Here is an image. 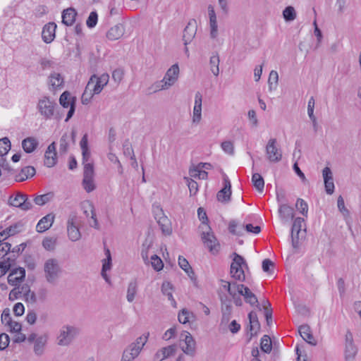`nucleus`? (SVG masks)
Masks as SVG:
<instances>
[{
	"label": "nucleus",
	"mask_w": 361,
	"mask_h": 361,
	"mask_svg": "<svg viewBox=\"0 0 361 361\" xmlns=\"http://www.w3.org/2000/svg\"><path fill=\"white\" fill-rule=\"evenodd\" d=\"M149 332H145L130 343L123 350L121 361H133L141 353L148 341Z\"/></svg>",
	"instance_id": "obj_1"
},
{
	"label": "nucleus",
	"mask_w": 361,
	"mask_h": 361,
	"mask_svg": "<svg viewBox=\"0 0 361 361\" xmlns=\"http://www.w3.org/2000/svg\"><path fill=\"white\" fill-rule=\"evenodd\" d=\"M44 271L46 281L49 283L56 284L62 273L59 261L55 258L47 259L44 264Z\"/></svg>",
	"instance_id": "obj_2"
},
{
	"label": "nucleus",
	"mask_w": 361,
	"mask_h": 361,
	"mask_svg": "<svg viewBox=\"0 0 361 361\" xmlns=\"http://www.w3.org/2000/svg\"><path fill=\"white\" fill-rule=\"evenodd\" d=\"M298 211L302 215L307 216L308 204H281L279 208V213L283 222H288L295 216V210Z\"/></svg>",
	"instance_id": "obj_3"
},
{
	"label": "nucleus",
	"mask_w": 361,
	"mask_h": 361,
	"mask_svg": "<svg viewBox=\"0 0 361 361\" xmlns=\"http://www.w3.org/2000/svg\"><path fill=\"white\" fill-rule=\"evenodd\" d=\"M243 267H247L245 260L240 255L235 253L234 258L231 264L230 274L231 277L240 282L245 280V275Z\"/></svg>",
	"instance_id": "obj_4"
},
{
	"label": "nucleus",
	"mask_w": 361,
	"mask_h": 361,
	"mask_svg": "<svg viewBox=\"0 0 361 361\" xmlns=\"http://www.w3.org/2000/svg\"><path fill=\"white\" fill-rule=\"evenodd\" d=\"M81 221L75 212H71L67 219V233L69 239L75 242L81 238V233L79 229Z\"/></svg>",
	"instance_id": "obj_5"
},
{
	"label": "nucleus",
	"mask_w": 361,
	"mask_h": 361,
	"mask_svg": "<svg viewBox=\"0 0 361 361\" xmlns=\"http://www.w3.org/2000/svg\"><path fill=\"white\" fill-rule=\"evenodd\" d=\"M200 229L202 230V239L204 244L212 254L218 253L220 245L214 233L211 231L210 226L208 224H205L201 226Z\"/></svg>",
	"instance_id": "obj_6"
},
{
	"label": "nucleus",
	"mask_w": 361,
	"mask_h": 361,
	"mask_svg": "<svg viewBox=\"0 0 361 361\" xmlns=\"http://www.w3.org/2000/svg\"><path fill=\"white\" fill-rule=\"evenodd\" d=\"M78 333V329L75 326L70 325L62 326L57 336L58 345L61 346L70 345Z\"/></svg>",
	"instance_id": "obj_7"
},
{
	"label": "nucleus",
	"mask_w": 361,
	"mask_h": 361,
	"mask_svg": "<svg viewBox=\"0 0 361 361\" xmlns=\"http://www.w3.org/2000/svg\"><path fill=\"white\" fill-rule=\"evenodd\" d=\"M109 75L107 73H103L99 77L93 75L90 78L87 84V89L91 90L94 94H99L103 88L108 84Z\"/></svg>",
	"instance_id": "obj_8"
},
{
	"label": "nucleus",
	"mask_w": 361,
	"mask_h": 361,
	"mask_svg": "<svg viewBox=\"0 0 361 361\" xmlns=\"http://www.w3.org/2000/svg\"><path fill=\"white\" fill-rule=\"evenodd\" d=\"M56 103L51 101L48 97H44L40 99L37 104V109L39 114L45 119H51L55 112Z\"/></svg>",
	"instance_id": "obj_9"
},
{
	"label": "nucleus",
	"mask_w": 361,
	"mask_h": 361,
	"mask_svg": "<svg viewBox=\"0 0 361 361\" xmlns=\"http://www.w3.org/2000/svg\"><path fill=\"white\" fill-rule=\"evenodd\" d=\"M266 156L267 159L272 163L279 162L282 159V151L277 146L276 138H271L266 145Z\"/></svg>",
	"instance_id": "obj_10"
},
{
	"label": "nucleus",
	"mask_w": 361,
	"mask_h": 361,
	"mask_svg": "<svg viewBox=\"0 0 361 361\" xmlns=\"http://www.w3.org/2000/svg\"><path fill=\"white\" fill-rule=\"evenodd\" d=\"M94 172L93 164H85L83 171L82 186L87 192L93 191L96 186L94 180Z\"/></svg>",
	"instance_id": "obj_11"
},
{
	"label": "nucleus",
	"mask_w": 361,
	"mask_h": 361,
	"mask_svg": "<svg viewBox=\"0 0 361 361\" xmlns=\"http://www.w3.org/2000/svg\"><path fill=\"white\" fill-rule=\"evenodd\" d=\"M180 348L186 355H193L195 354V341L188 331H183L180 335Z\"/></svg>",
	"instance_id": "obj_12"
},
{
	"label": "nucleus",
	"mask_w": 361,
	"mask_h": 361,
	"mask_svg": "<svg viewBox=\"0 0 361 361\" xmlns=\"http://www.w3.org/2000/svg\"><path fill=\"white\" fill-rule=\"evenodd\" d=\"M303 228V231L305 233L306 227L304 222V219L298 217L294 221L291 229V238L292 245L294 248L299 247V234Z\"/></svg>",
	"instance_id": "obj_13"
},
{
	"label": "nucleus",
	"mask_w": 361,
	"mask_h": 361,
	"mask_svg": "<svg viewBox=\"0 0 361 361\" xmlns=\"http://www.w3.org/2000/svg\"><path fill=\"white\" fill-rule=\"evenodd\" d=\"M82 209L83 212L87 219V222L90 226L94 228L96 230H99L100 225L97 219L98 212L94 208V205L86 204Z\"/></svg>",
	"instance_id": "obj_14"
},
{
	"label": "nucleus",
	"mask_w": 361,
	"mask_h": 361,
	"mask_svg": "<svg viewBox=\"0 0 361 361\" xmlns=\"http://www.w3.org/2000/svg\"><path fill=\"white\" fill-rule=\"evenodd\" d=\"M197 29V21L195 19H190L183 33V41L185 46L189 44L195 38Z\"/></svg>",
	"instance_id": "obj_15"
},
{
	"label": "nucleus",
	"mask_w": 361,
	"mask_h": 361,
	"mask_svg": "<svg viewBox=\"0 0 361 361\" xmlns=\"http://www.w3.org/2000/svg\"><path fill=\"white\" fill-rule=\"evenodd\" d=\"M237 293H238L237 295L238 298H241L240 296L242 295L244 297V300L246 302L249 303L252 306H257L260 309L256 295L250 290L249 288L243 284H240Z\"/></svg>",
	"instance_id": "obj_16"
},
{
	"label": "nucleus",
	"mask_w": 361,
	"mask_h": 361,
	"mask_svg": "<svg viewBox=\"0 0 361 361\" xmlns=\"http://www.w3.org/2000/svg\"><path fill=\"white\" fill-rule=\"evenodd\" d=\"M239 285L236 282L222 281V287L228 291L236 306H242L243 305L242 299L238 298L237 295L238 294L237 291H238Z\"/></svg>",
	"instance_id": "obj_17"
},
{
	"label": "nucleus",
	"mask_w": 361,
	"mask_h": 361,
	"mask_svg": "<svg viewBox=\"0 0 361 361\" xmlns=\"http://www.w3.org/2000/svg\"><path fill=\"white\" fill-rule=\"evenodd\" d=\"M56 27L57 25L54 22L48 23L44 25L42 31V38L45 43L49 44L54 41Z\"/></svg>",
	"instance_id": "obj_18"
},
{
	"label": "nucleus",
	"mask_w": 361,
	"mask_h": 361,
	"mask_svg": "<svg viewBox=\"0 0 361 361\" xmlns=\"http://www.w3.org/2000/svg\"><path fill=\"white\" fill-rule=\"evenodd\" d=\"M202 95L200 92H197L195 96V104L192 111V123H199L202 119Z\"/></svg>",
	"instance_id": "obj_19"
},
{
	"label": "nucleus",
	"mask_w": 361,
	"mask_h": 361,
	"mask_svg": "<svg viewBox=\"0 0 361 361\" xmlns=\"http://www.w3.org/2000/svg\"><path fill=\"white\" fill-rule=\"evenodd\" d=\"M57 154L56 151V144L54 142L51 143L44 154V165L47 167H52L56 164Z\"/></svg>",
	"instance_id": "obj_20"
},
{
	"label": "nucleus",
	"mask_w": 361,
	"mask_h": 361,
	"mask_svg": "<svg viewBox=\"0 0 361 361\" xmlns=\"http://www.w3.org/2000/svg\"><path fill=\"white\" fill-rule=\"evenodd\" d=\"M208 14L209 18L210 37L216 39L218 36V24L216 15L213 6H208Z\"/></svg>",
	"instance_id": "obj_21"
},
{
	"label": "nucleus",
	"mask_w": 361,
	"mask_h": 361,
	"mask_svg": "<svg viewBox=\"0 0 361 361\" xmlns=\"http://www.w3.org/2000/svg\"><path fill=\"white\" fill-rule=\"evenodd\" d=\"M176 348L175 345H171L166 347H164L156 352L154 355V361H162L171 356L175 355Z\"/></svg>",
	"instance_id": "obj_22"
},
{
	"label": "nucleus",
	"mask_w": 361,
	"mask_h": 361,
	"mask_svg": "<svg viewBox=\"0 0 361 361\" xmlns=\"http://www.w3.org/2000/svg\"><path fill=\"white\" fill-rule=\"evenodd\" d=\"M322 176L324 180L325 190L327 194L331 195L334 191V183L331 170L325 167L322 171Z\"/></svg>",
	"instance_id": "obj_23"
},
{
	"label": "nucleus",
	"mask_w": 361,
	"mask_h": 361,
	"mask_svg": "<svg viewBox=\"0 0 361 361\" xmlns=\"http://www.w3.org/2000/svg\"><path fill=\"white\" fill-rule=\"evenodd\" d=\"M25 276V269L20 267L15 269L8 276V282L12 286H17L24 279Z\"/></svg>",
	"instance_id": "obj_24"
},
{
	"label": "nucleus",
	"mask_w": 361,
	"mask_h": 361,
	"mask_svg": "<svg viewBox=\"0 0 361 361\" xmlns=\"http://www.w3.org/2000/svg\"><path fill=\"white\" fill-rule=\"evenodd\" d=\"M178 75L179 67L178 64H174L166 71L163 80L171 87L177 81Z\"/></svg>",
	"instance_id": "obj_25"
},
{
	"label": "nucleus",
	"mask_w": 361,
	"mask_h": 361,
	"mask_svg": "<svg viewBox=\"0 0 361 361\" xmlns=\"http://www.w3.org/2000/svg\"><path fill=\"white\" fill-rule=\"evenodd\" d=\"M54 221V215L53 214H48L42 217L36 226V230L39 233H43L48 230L52 226Z\"/></svg>",
	"instance_id": "obj_26"
},
{
	"label": "nucleus",
	"mask_w": 361,
	"mask_h": 361,
	"mask_svg": "<svg viewBox=\"0 0 361 361\" xmlns=\"http://www.w3.org/2000/svg\"><path fill=\"white\" fill-rule=\"evenodd\" d=\"M248 319L250 322L249 331L250 334V338L257 334V331L260 329V324L258 320L257 313L252 311L248 314Z\"/></svg>",
	"instance_id": "obj_27"
},
{
	"label": "nucleus",
	"mask_w": 361,
	"mask_h": 361,
	"mask_svg": "<svg viewBox=\"0 0 361 361\" xmlns=\"http://www.w3.org/2000/svg\"><path fill=\"white\" fill-rule=\"evenodd\" d=\"M47 343V336L42 335L38 336L34 343L33 350L36 355L41 356L44 354Z\"/></svg>",
	"instance_id": "obj_28"
},
{
	"label": "nucleus",
	"mask_w": 361,
	"mask_h": 361,
	"mask_svg": "<svg viewBox=\"0 0 361 361\" xmlns=\"http://www.w3.org/2000/svg\"><path fill=\"white\" fill-rule=\"evenodd\" d=\"M124 32V26L118 23L109 29L106 33V37L110 40H116L123 35Z\"/></svg>",
	"instance_id": "obj_29"
},
{
	"label": "nucleus",
	"mask_w": 361,
	"mask_h": 361,
	"mask_svg": "<svg viewBox=\"0 0 361 361\" xmlns=\"http://www.w3.org/2000/svg\"><path fill=\"white\" fill-rule=\"evenodd\" d=\"M299 333L301 337L309 344L312 345H317V341L312 334L310 328L307 325H302L299 327Z\"/></svg>",
	"instance_id": "obj_30"
},
{
	"label": "nucleus",
	"mask_w": 361,
	"mask_h": 361,
	"mask_svg": "<svg viewBox=\"0 0 361 361\" xmlns=\"http://www.w3.org/2000/svg\"><path fill=\"white\" fill-rule=\"evenodd\" d=\"M77 16V12L73 8L65 9L62 13V23L67 25H72L75 21Z\"/></svg>",
	"instance_id": "obj_31"
},
{
	"label": "nucleus",
	"mask_w": 361,
	"mask_h": 361,
	"mask_svg": "<svg viewBox=\"0 0 361 361\" xmlns=\"http://www.w3.org/2000/svg\"><path fill=\"white\" fill-rule=\"evenodd\" d=\"M36 173L35 169L33 166H25L23 168L20 172L16 176V180L18 182H22L27 180L28 178L32 177Z\"/></svg>",
	"instance_id": "obj_32"
},
{
	"label": "nucleus",
	"mask_w": 361,
	"mask_h": 361,
	"mask_svg": "<svg viewBox=\"0 0 361 361\" xmlns=\"http://www.w3.org/2000/svg\"><path fill=\"white\" fill-rule=\"evenodd\" d=\"M38 141L35 137H28L22 142V147L26 153H32L38 146Z\"/></svg>",
	"instance_id": "obj_33"
},
{
	"label": "nucleus",
	"mask_w": 361,
	"mask_h": 361,
	"mask_svg": "<svg viewBox=\"0 0 361 361\" xmlns=\"http://www.w3.org/2000/svg\"><path fill=\"white\" fill-rule=\"evenodd\" d=\"M231 195V183L228 181L226 182L224 188L218 192L216 198L219 202H226L230 200Z\"/></svg>",
	"instance_id": "obj_34"
},
{
	"label": "nucleus",
	"mask_w": 361,
	"mask_h": 361,
	"mask_svg": "<svg viewBox=\"0 0 361 361\" xmlns=\"http://www.w3.org/2000/svg\"><path fill=\"white\" fill-rule=\"evenodd\" d=\"M158 224L160 226L161 232L165 235H171L172 233V226L171 221L167 216H162L159 219Z\"/></svg>",
	"instance_id": "obj_35"
},
{
	"label": "nucleus",
	"mask_w": 361,
	"mask_h": 361,
	"mask_svg": "<svg viewBox=\"0 0 361 361\" xmlns=\"http://www.w3.org/2000/svg\"><path fill=\"white\" fill-rule=\"evenodd\" d=\"M221 312H222V318L221 322V325L226 324L232 314V306L230 303L223 302L221 305Z\"/></svg>",
	"instance_id": "obj_36"
},
{
	"label": "nucleus",
	"mask_w": 361,
	"mask_h": 361,
	"mask_svg": "<svg viewBox=\"0 0 361 361\" xmlns=\"http://www.w3.org/2000/svg\"><path fill=\"white\" fill-rule=\"evenodd\" d=\"M195 319V314L188 310L187 309H183L178 315V319L180 323L185 324L189 322L190 320H194Z\"/></svg>",
	"instance_id": "obj_37"
},
{
	"label": "nucleus",
	"mask_w": 361,
	"mask_h": 361,
	"mask_svg": "<svg viewBox=\"0 0 361 361\" xmlns=\"http://www.w3.org/2000/svg\"><path fill=\"white\" fill-rule=\"evenodd\" d=\"M28 196L20 192H16L13 195H9L7 203H29Z\"/></svg>",
	"instance_id": "obj_38"
},
{
	"label": "nucleus",
	"mask_w": 361,
	"mask_h": 361,
	"mask_svg": "<svg viewBox=\"0 0 361 361\" xmlns=\"http://www.w3.org/2000/svg\"><path fill=\"white\" fill-rule=\"evenodd\" d=\"M189 174L190 177L198 179H207L208 176L207 172L201 169L200 164L197 166L190 169L189 170Z\"/></svg>",
	"instance_id": "obj_39"
},
{
	"label": "nucleus",
	"mask_w": 361,
	"mask_h": 361,
	"mask_svg": "<svg viewBox=\"0 0 361 361\" xmlns=\"http://www.w3.org/2000/svg\"><path fill=\"white\" fill-rule=\"evenodd\" d=\"M228 231L233 235L241 236L244 234V226L239 225L235 220H231L228 224Z\"/></svg>",
	"instance_id": "obj_40"
},
{
	"label": "nucleus",
	"mask_w": 361,
	"mask_h": 361,
	"mask_svg": "<svg viewBox=\"0 0 361 361\" xmlns=\"http://www.w3.org/2000/svg\"><path fill=\"white\" fill-rule=\"evenodd\" d=\"M219 63L220 59L217 53L213 54L209 59L210 70L212 73L217 76L219 74Z\"/></svg>",
	"instance_id": "obj_41"
},
{
	"label": "nucleus",
	"mask_w": 361,
	"mask_h": 361,
	"mask_svg": "<svg viewBox=\"0 0 361 361\" xmlns=\"http://www.w3.org/2000/svg\"><path fill=\"white\" fill-rule=\"evenodd\" d=\"M357 353V348L355 345L345 344V360L354 361Z\"/></svg>",
	"instance_id": "obj_42"
},
{
	"label": "nucleus",
	"mask_w": 361,
	"mask_h": 361,
	"mask_svg": "<svg viewBox=\"0 0 361 361\" xmlns=\"http://www.w3.org/2000/svg\"><path fill=\"white\" fill-rule=\"evenodd\" d=\"M49 83L54 90L61 87L63 85V78L59 73H54L49 76Z\"/></svg>",
	"instance_id": "obj_43"
},
{
	"label": "nucleus",
	"mask_w": 361,
	"mask_h": 361,
	"mask_svg": "<svg viewBox=\"0 0 361 361\" xmlns=\"http://www.w3.org/2000/svg\"><path fill=\"white\" fill-rule=\"evenodd\" d=\"M54 201H55V195L53 192L37 195L33 199L34 203H48Z\"/></svg>",
	"instance_id": "obj_44"
},
{
	"label": "nucleus",
	"mask_w": 361,
	"mask_h": 361,
	"mask_svg": "<svg viewBox=\"0 0 361 361\" xmlns=\"http://www.w3.org/2000/svg\"><path fill=\"white\" fill-rule=\"evenodd\" d=\"M137 290V284L135 281H130L128 286L126 299L128 302H132Z\"/></svg>",
	"instance_id": "obj_45"
},
{
	"label": "nucleus",
	"mask_w": 361,
	"mask_h": 361,
	"mask_svg": "<svg viewBox=\"0 0 361 361\" xmlns=\"http://www.w3.org/2000/svg\"><path fill=\"white\" fill-rule=\"evenodd\" d=\"M252 181L253 185L259 192H262L264 187V181L262 176L257 173L252 175Z\"/></svg>",
	"instance_id": "obj_46"
},
{
	"label": "nucleus",
	"mask_w": 361,
	"mask_h": 361,
	"mask_svg": "<svg viewBox=\"0 0 361 361\" xmlns=\"http://www.w3.org/2000/svg\"><path fill=\"white\" fill-rule=\"evenodd\" d=\"M106 258L102 260V271H108L111 269V255L109 248L104 249Z\"/></svg>",
	"instance_id": "obj_47"
},
{
	"label": "nucleus",
	"mask_w": 361,
	"mask_h": 361,
	"mask_svg": "<svg viewBox=\"0 0 361 361\" xmlns=\"http://www.w3.org/2000/svg\"><path fill=\"white\" fill-rule=\"evenodd\" d=\"M261 349L262 351H264L266 353H269L271 351L272 349V345L271 341L269 336L264 335L261 338Z\"/></svg>",
	"instance_id": "obj_48"
},
{
	"label": "nucleus",
	"mask_w": 361,
	"mask_h": 361,
	"mask_svg": "<svg viewBox=\"0 0 361 361\" xmlns=\"http://www.w3.org/2000/svg\"><path fill=\"white\" fill-rule=\"evenodd\" d=\"M283 16L286 21H293L296 18V12L293 6H287L283 11Z\"/></svg>",
	"instance_id": "obj_49"
},
{
	"label": "nucleus",
	"mask_w": 361,
	"mask_h": 361,
	"mask_svg": "<svg viewBox=\"0 0 361 361\" xmlns=\"http://www.w3.org/2000/svg\"><path fill=\"white\" fill-rule=\"evenodd\" d=\"M11 149V142L8 137L0 139V156L3 157Z\"/></svg>",
	"instance_id": "obj_50"
},
{
	"label": "nucleus",
	"mask_w": 361,
	"mask_h": 361,
	"mask_svg": "<svg viewBox=\"0 0 361 361\" xmlns=\"http://www.w3.org/2000/svg\"><path fill=\"white\" fill-rule=\"evenodd\" d=\"M150 262L153 269L157 271H161L164 267V263L161 258L157 255H153L150 257Z\"/></svg>",
	"instance_id": "obj_51"
},
{
	"label": "nucleus",
	"mask_w": 361,
	"mask_h": 361,
	"mask_svg": "<svg viewBox=\"0 0 361 361\" xmlns=\"http://www.w3.org/2000/svg\"><path fill=\"white\" fill-rule=\"evenodd\" d=\"M75 99L74 97H71V94L68 92L66 91L61 94L59 98L60 104L64 107L68 108L71 106V103L72 102V99Z\"/></svg>",
	"instance_id": "obj_52"
},
{
	"label": "nucleus",
	"mask_w": 361,
	"mask_h": 361,
	"mask_svg": "<svg viewBox=\"0 0 361 361\" xmlns=\"http://www.w3.org/2000/svg\"><path fill=\"white\" fill-rule=\"evenodd\" d=\"M338 207L340 212L343 216L345 221H346V224L350 228L352 219L349 209L345 207V204H338Z\"/></svg>",
	"instance_id": "obj_53"
},
{
	"label": "nucleus",
	"mask_w": 361,
	"mask_h": 361,
	"mask_svg": "<svg viewBox=\"0 0 361 361\" xmlns=\"http://www.w3.org/2000/svg\"><path fill=\"white\" fill-rule=\"evenodd\" d=\"M56 245V238L54 237L45 238L42 241V245L47 250H54Z\"/></svg>",
	"instance_id": "obj_54"
},
{
	"label": "nucleus",
	"mask_w": 361,
	"mask_h": 361,
	"mask_svg": "<svg viewBox=\"0 0 361 361\" xmlns=\"http://www.w3.org/2000/svg\"><path fill=\"white\" fill-rule=\"evenodd\" d=\"M184 180L185 183L188 185L190 195H195L198 190L197 183L190 178L185 177Z\"/></svg>",
	"instance_id": "obj_55"
},
{
	"label": "nucleus",
	"mask_w": 361,
	"mask_h": 361,
	"mask_svg": "<svg viewBox=\"0 0 361 361\" xmlns=\"http://www.w3.org/2000/svg\"><path fill=\"white\" fill-rule=\"evenodd\" d=\"M178 265L188 274V276H190V273L193 274L191 267L190 266L188 260L185 257L179 256Z\"/></svg>",
	"instance_id": "obj_56"
},
{
	"label": "nucleus",
	"mask_w": 361,
	"mask_h": 361,
	"mask_svg": "<svg viewBox=\"0 0 361 361\" xmlns=\"http://www.w3.org/2000/svg\"><path fill=\"white\" fill-rule=\"evenodd\" d=\"M1 320L2 324L5 326H8L13 322V319L10 314V310L8 308H6L3 310L1 317Z\"/></svg>",
	"instance_id": "obj_57"
},
{
	"label": "nucleus",
	"mask_w": 361,
	"mask_h": 361,
	"mask_svg": "<svg viewBox=\"0 0 361 361\" xmlns=\"http://www.w3.org/2000/svg\"><path fill=\"white\" fill-rule=\"evenodd\" d=\"M97 20H98V15H97V12L92 11L90 13V15L86 20V25L88 27L92 28V27H95V25H97Z\"/></svg>",
	"instance_id": "obj_58"
},
{
	"label": "nucleus",
	"mask_w": 361,
	"mask_h": 361,
	"mask_svg": "<svg viewBox=\"0 0 361 361\" xmlns=\"http://www.w3.org/2000/svg\"><path fill=\"white\" fill-rule=\"evenodd\" d=\"M274 267V262L269 259H265L262 262V269L268 274H272L273 269Z\"/></svg>",
	"instance_id": "obj_59"
},
{
	"label": "nucleus",
	"mask_w": 361,
	"mask_h": 361,
	"mask_svg": "<svg viewBox=\"0 0 361 361\" xmlns=\"http://www.w3.org/2000/svg\"><path fill=\"white\" fill-rule=\"evenodd\" d=\"M151 247V243H147V241L142 244V248L141 251V256L145 264L149 263V249Z\"/></svg>",
	"instance_id": "obj_60"
},
{
	"label": "nucleus",
	"mask_w": 361,
	"mask_h": 361,
	"mask_svg": "<svg viewBox=\"0 0 361 361\" xmlns=\"http://www.w3.org/2000/svg\"><path fill=\"white\" fill-rule=\"evenodd\" d=\"M123 154L125 155L130 156V159H133L135 157L133 147L128 140H125L123 144Z\"/></svg>",
	"instance_id": "obj_61"
},
{
	"label": "nucleus",
	"mask_w": 361,
	"mask_h": 361,
	"mask_svg": "<svg viewBox=\"0 0 361 361\" xmlns=\"http://www.w3.org/2000/svg\"><path fill=\"white\" fill-rule=\"evenodd\" d=\"M59 149L61 152H66L68 147V136L67 134H64L60 139Z\"/></svg>",
	"instance_id": "obj_62"
},
{
	"label": "nucleus",
	"mask_w": 361,
	"mask_h": 361,
	"mask_svg": "<svg viewBox=\"0 0 361 361\" xmlns=\"http://www.w3.org/2000/svg\"><path fill=\"white\" fill-rule=\"evenodd\" d=\"M169 87V86L166 83V82L163 79L161 80L156 82L152 86V89L154 92L161 90L168 89Z\"/></svg>",
	"instance_id": "obj_63"
},
{
	"label": "nucleus",
	"mask_w": 361,
	"mask_h": 361,
	"mask_svg": "<svg viewBox=\"0 0 361 361\" xmlns=\"http://www.w3.org/2000/svg\"><path fill=\"white\" fill-rule=\"evenodd\" d=\"M222 149L228 154H233L234 147L233 144L231 141H224L221 143Z\"/></svg>",
	"instance_id": "obj_64"
}]
</instances>
